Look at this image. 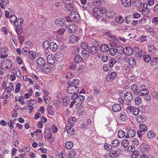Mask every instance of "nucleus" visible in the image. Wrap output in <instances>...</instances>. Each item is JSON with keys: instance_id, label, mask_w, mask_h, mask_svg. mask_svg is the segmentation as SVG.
<instances>
[{"instance_id": "obj_63", "label": "nucleus", "mask_w": 158, "mask_h": 158, "mask_svg": "<svg viewBox=\"0 0 158 158\" xmlns=\"http://www.w3.org/2000/svg\"><path fill=\"white\" fill-rule=\"evenodd\" d=\"M81 47L84 49H85L88 47V45L87 44L85 43H82L81 44Z\"/></svg>"}, {"instance_id": "obj_56", "label": "nucleus", "mask_w": 158, "mask_h": 158, "mask_svg": "<svg viewBox=\"0 0 158 158\" xmlns=\"http://www.w3.org/2000/svg\"><path fill=\"white\" fill-rule=\"evenodd\" d=\"M104 148L106 150L110 151L112 148V146L110 145L106 144L104 145Z\"/></svg>"}, {"instance_id": "obj_46", "label": "nucleus", "mask_w": 158, "mask_h": 158, "mask_svg": "<svg viewBox=\"0 0 158 158\" xmlns=\"http://www.w3.org/2000/svg\"><path fill=\"white\" fill-rule=\"evenodd\" d=\"M21 86V84L20 83H18L16 85V88L15 91L16 93H18L20 90V87Z\"/></svg>"}, {"instance_id": "obj_15", "label": "nucleus", "mask_w": 158, "mask_h": 158, "mask_svg": "<svg viewBox=\"0 0 158 158\" xmlns=\"http://www.w3.org/2000/svg\"><path fill=\"white\" fill-rule=\"evenodd\" d=\"M77 121L76 118L74 117H70L68 120V124L67 125L69 127H73V126L74 124L71 123V121H73L74 123L76 122Z\"/></svg>"}, {"instance_id": "obj_29", "label": "nucleus", "mask_w": 158, "mask_h": 158, "mask_svg": "<svg viewBox=\"0 0 158 158\" xmlns=\"http://www.w3.org/2000/svg\"><path fill=\"white\" fill-rule=\"evenodd\" d=\"M123 5L125 7L131 5V0H123L122 1Z\"/></svg>"}, {"instance_id": "obj_5", "label": "nucleus", "mask_w": 158, "mask_h": 158, "mask_svg": "<svg viewBox=\"0 0 158 158\" xmlns=\"http://www.w3.org/2000/svg\"><path fill=\"white\" fill-rule=\"evenodd\" d=\"M116 76L117 73L116 72H112L110 73L107 75L106 77V80L107 81H112Z\"/></svg>"}, {"instance_id": "obj_40", "label": "nucleus", "mask_w": 158, "mask_h": 158, "mask_svg": "<svg viewBox=\"0 0 158 158\" xmlns=\"http://www.w3.org/2000/svg\"><path fill=\"white\" fill-rule=\"evenodd\" d=\"M147 136L149 139L152 138L155 136V133L153 131H148V133Z\"/></svg>"}, {"instance_id": "obj_59", "label": "nucleus", "mask_w": 158, "mask_h": 158, "mask_svg": "<svg viewBox=\"0 0 158 158\" xmlns=\"http://www.w3.org/2000/svg\"><path fill=\"white\" fill-rule=\"evenodd\" d=\"M132 141V143L134 145H137L139 144V142L138 140L136 138L133 139Z\"/></svg>"}, {"instance_id": "obj_17", "label": "nucleus", "mask_w": 158, "mask_h": 158, "mask_svg": "<svg viewBox=\"0 0 158 158\" xmlns=\"http://www.w3.org/2000/svg\"><path fill=\"white\" fill-rule=\"evenodd\" d=\"M112 110L114 112L119 111L121 110V107L118 104H114L112 107Z\"/></svg>"}, {"instance_id": "obj_18", "label": "nucleus", "mask_w": 158, "mask_h": 158, "mask_svg": "<svg viewBox=\"0 0 158 158\" xmlns=\"http://www.w3.org/2000/svg\"><path fill=\"white\" fill-rule=\"evenodd\" d=\"M98 49V47L93 46L89 48V51L91 53L94 54L97 52Z\"/></svg>"}, {"instance_id": "obj_37", "label": "nucleus", "mask_w": 158, "mask_h": 158, "mask_svg": "<svg viewBox=\"0 0 158 158\" xmlns=\"http://www.w3.org/2000/svg\"><path fill=\"white\" fill-rule=\"evenodd\" d=\"M139 127L140 131L142 132H146L147 130V128L145 124H140L139 126Z\"/></svg>"}, {"instance_id": "obj_47", "label": "nucleus", "mask_w": 158, "mask_h": 158, "mask_svg": "<svg viewBox=\"0 0 158 158\" xmlns=\"http://www.w3.org/2000/svg\"><path fill=\"white\" fill-rule=\"evenodd\" d=\"M125 133L123 130L119 131L118 133V136L120 138H122L125 136Z\"/></svg>"}, {"instance_id": "obj_9", "label": "nucleus", "mask_w": 158, "mask_h": 158, "mask_svg": "<svg viewBox=\"0 0 158 158\" xmlns=\"http://www.w3.org/2000/svg\"><path fill=\"white\" fill-rule=\"evenodd\" d=\"M58 46L57 44L54 42H52L50 43V48L53 52H56L58 49Z\"/></svg>"}, {"instance_id": "obj_48", "label": "nucleus", "mask_w": 158, "mask_h": 158, "mask_svg": "<svg viewBox=\"0 0 158 158\" xmlns=\"http://www.w3.org/2000/svg\"><path fill=\"white\" fill-rule=\"evenodd\" d=\"M48 113L51 115L53 114L54 110L53 108L51 106H49L48 107Z\"/></svg>"}, {"instance_id": "obj_14", "label": "nucleus", "mask_w": 158, "mask_h": 158, "mask_svg": "<svg viewBox=\"0 0 158 158\" xmlns=\"http://www.w3.org/2000/svg\"><path fill=\"white\" fill-rule=\"evenodd\" d=\"M148 148L149 147L148 145L145 143H143L140 146V150L142 152H148Z\"/></svg>"}, {"instance_id": "obj_44", "label": "nucleus", "mask_w": 158, "mask_h": 158, "mask_svg": "<svg viewBox=\"0 0 158 158\" xmlns=\"http://www.w3.org/2000/svg\"><path fill=\"white\" fill-rule=\"evenodd\" d=\"M129 64L130 65H134L135 64L136 61L135 58L133 57H131L129 59Z\"/></svg>"}, {"instance_id": "obj_25", "label": "nucleus", "mask_w": 158, "mask_h": 158, "mask_svg": "<svg viewBox=\"0 0 158 158\" xmlns=\"http://www.w3.org/2000/svg\"><path fill=\"white\" fill-rule=\"evenodd\" d=\"M131 89L133 91L134 93H136L139 90L138 85L134 84L131 85Z\"/></svg>"}, {"instance_id": "obj_1", "label": "nucleus", "mask_w": 158, "mask_h": 158, "mask_svg": "<svg viewBox=\"0 0 158 158\" xmlns=\"http://www.w3.org/2000/svg\"><path fill=\"white\" fill-rule=\"evenodd\" d=\"M73 84L72 82H68V84L69 86L67 88V92L71 94L77 93L79 91L78 87L77 86L72 85Z\"/></svg>"}, {"instance_id": "obj_26", "label": "nucleus", "mask_w": 158, "mask_h": 158, "mask_svg": "<svg viewBox=\"0 0 158 158\" xmlns=\"http://www.w3.org/2000/svg\"><path fill=\"white\" fill-rule=\"evenodd\" d=\"M65 146L67 149H70L73 147V143L70 141H68L65 143Z\"/></svg>"}, {"instance_id": "obj_58", "label": "nucleus", "mask_w": 158, "mask_h": 158, "mask_svg": "<svg viewBox=\"0 0 158 158\" xmlns=\"http://www.w3.org/2000/svg\"><path fill=\"white\" fill-rule=\"evenodd\" d=\"M53 103L54 105L56 107H58L60 105V102L58 100H54Z\"/></svg>"}, {"instance_id": "obj_61", "label": "nucleus", "mask_w": 158, "mask_h": 158, "mask_svg": "<svg viewBox=\"0 0 158 158\" xmlns=\"http://www.w3.org/2000/svg\"><path fill=\"white\" fill-rule=\"evenodd\" d=\"M74 77V76L73 74L71 72L67 73L66 76V78H71Z\"/></svg>"}, {"instance_id": "obj_60", "label": "nucleus", "mask_w": 158, "mask_h": 158, "mask_svg": "<svg viewBox=\"0 0 158 158\" xmlns=\"http://www.w3.org/2000/svg\"><path fill=\"white\" fill-rule=\"evenodd\" d=\"M135 150V147L134 146H129L127 148V150L133 152Z\"/></svg>"}, {"instance_id": "obj_38", "label": "nucleus", "mask_w": 158, "mask_h": 158, "mask_svg": "<svg viewBox=\"0 0 158 158\" xmlns=\"http://www.w3.org/2000/svg\"><path fill=\"white\" fill-rule=\"evenodd\" d=\"M74 60L77 63L79 62H81L82 60V59L80 55H77L75 56Z\"/></svg>"}, {"instance_id": "obj_53", "label": "nucleus", "mask_w": 158, "mask_h": 158, "mask_svg": "<svg viewBox=\"0 0 158 158\" xmlns=\"http://www.w3.org/2000/svg\"><path fill=\"white\" fill-rule=\"evenodd\" d=\"M109 51L110 54L112 56H114L116 53V50L114 48H110Z\"/></svg>"}, {"instance_id": "obj_3", "label": "nucleus", "mask_w": 158, "mask_h": 158, "mask_svg": "<svg viewBox=\"0 0 158 158\" xmlns=\"http://www.w3.org/2000/svg\"><path fill=\"white\" fill-rule=\"evenodd\" d=\"M121 150L119 148H117L115 150H110L109 152V155L111 157H115L118 156Z\"/></svg>"}, {"instance_id": "obj_12", "label": "nucleus", "mask_w": 158, "mask_h": 158, "mask_svg": "<svg viewBox=\"0 0 158 158\" xmlns=\"http://www.w3.org/2000/svg\"><path fill=\"white\" fill-rule=\"evenodd\" d=\"M149 93V90L147 89H143L137 92V94L140 96L146 95Z\"/></svg>"}, {"instance_id": "obj_19", "label": "nucleus", "mask_w": 158, "mask_h": 158, "mask_svg": "<svg viewBox=\"0 0 158 158\" xmlns=\"http://www.w3.org/2000/svg\"><path fill=\"white\" fill-rule=\"evenodd\" d=\"M23 22V19L20 18L16 19L15 22L14 24L17 27H20Z\"/></svg>"}, {"instance_id": "obj_24", "label": "nucleus", "mask_w": 158, "mask_h": 158, "mask_svg": "<svg viewBox=\"0 0 158 158\" xmlns=\"http://www.w3.org/2000/svg\"><path fill=\"white\" fill-rule=\"evenodd\" d=\"M129 144V141L128 139H123L121 141V144L124 148L127 147Z\"/></svg>"}, {"instance_id": "obj_54", "label": "nucleus", "mask_w": 158, "mask_h": 158, "mask_svg": "<svg viewBox=\"0 0 158 158\" xmlns=\"http://www.w3.org/2000/svg\"><path fill=\"white\" fill-rule=\"evenodd\" d=\"M99 11L102 14H104L106 12V10L105 7H100L99 9Z\"/></svg>"}, {"instance_id": "obj_43", "label": "nucleus", "mask_w": 158, "mask_h": 158, "mask_svg": "<svg viewBox=\"0 0 158 158\" xmlns=\"http://www.w3.org/2000/svg\"><path fill=\"white\" fill-rule=\"evenodd\" d=\"M29 48L26 47H24L22 50V52L23 54L25 55H27L28 52H29Z\"/></svg>"}, {"instance_id": "obj_31", "label": "nucleus", "mask_w": 158, "mask_h": 158, "mask_svg": "<svg viewBox=\"0 0 158 158\" xmlns=\"http://www.w3.org/2000/svg\"><path fill=\"white\" fill-rule=\"evenodd\" d=\"M79 39L78 37L75 36V35H71L69 38L70 41L74 43L77 42Z\"/></svg>"}, {"instance_id": "obj_39", "label": "nucleus", "mask_w": 158, "mask_h": 158, "mask_svg": "<svg viewBox=\"0 0 158 158\" xmlns=\"http://www.w3.org/2000/svg\"><path fill=\"white\" fill-rule=\"evenodd\" d=\"M50 44L49 42L48 41H45L43 43V46L45 49L47 50L48 49L49 47H50Z\"/></svg>"}, {"instance_id": "obj_13", "label": "nucleus", "mask_w": 158, "mask_h": 158, "mask_svg": "<svg viewBox=\"0 0 158 158\" xmlns=\"http://www.w3.org/2000/svg\"><path fill=\"white\" fill-rule=\"evenodd\" d=\"M68 30L69 32L74 33L77 31L76 27L74 24H70L68 27Z\"/></svg>"}, {"instance_id": "obj_8", "label": "nucleus", "mask_w": 158, "mask_h": 158, "mask_svg": "<svg viewBox=\"0 0 158 158\" xmlns=\"http://www.w3.org/2000/svg\"><path fill=\"white\" fill-rule=\"evenodd\" d=\"M36 63L39 67H43L45 64V60L43 58L39 57L36 60Z\"/></svg>"}, {"instance_id": "obj_55", "label": "nucleus", "mask_w": 158, "mask_h": 158, "mask_svg": "<svg viewBox=\"0 0 158 158\" xmlns=\"http://www.w3.org/2000/svg\"><path fill=\"white\" fill-rule=\"evenodd\" d=\"M7 51V48L2 47L0 49V52L1 54H3L6 53Z\"/></svg>"}, {"instance_id": "obj_35", "label": "nucleus", "mask_w": 158, "mask_h": 158, "mask_svg": "<svg viewBox=\"0 0 158 158\" xmlns=\"http://www.w3.org/2000/svg\"><path fill=\"white\" fill-rule=\"evenodd\" d=\"M143 15H147L149 13V10L148 8L145 9H139Z\"/></svg>"}, {"instance_id": "obj_49", "label": "nucleus", "mask_w": 158, "mask_h": 158, "mask_svg": "<svg viewBox=\"0 0 158 158\" xmlns=\"http://www.w3.org/2000/svg\"><path fill=\"white\" fill-rule=\"evenodd\" d=\"M139 109L137 108H135L133 109L132 113L135 116H136L139 113Z\"/></svg>"}, {"instance_id": "obj_2", "label": "nucleus", "mask_w": 158, "mask_h": 158, "mask_svg": "<svg viewBox=\"0 0 158 158\" xmlns=\"http://www.w3.org/2000/svg\"><path fill=\"white\" fill-rule=\"evenodd\" d=\"M133 95L132 93L130 92H126L124 95L125 100L129 104H130L132 100Z\"/></svg>"}, {"instance_id": "obj_23", "label": "nucleus", "mask_w": 158, "mask_h": 158, "mask_svg": "<svg viewBox=\"0 0 158 158\" xmlns=\"http://www.w3.org/2000/svg\"><path fill=\"white\" fill-rule=\"evenodd\" d=\"M116 52L120 54H122L124 52V50L121 46H118L116 47Z\"/></svg>"}, {"instance_id": "obj_6", "label": "nucleus", "mask_w": 158, "mask_h": 158, "mask_svg": "<svg viewBox=\"0 0 158 158\" xmlns=\"http://www.w3.org/2000/svg\"><path fill=\"white\" fill-rule=\"evenodd\" d=\"M146 119L145 116L144 115H139L136 118V120L139 123H143Z\"/></svg>"}, {"instance_id": "obj_30", "label": "nucleus", "mask_w": 158, "mask_h": 158, "mask_svg": "<svg viewBox=\"0 0 158 158\" xmlns=\"http://www.w3.org/2000/svg\"><path fill=\"white\" fill-rule=\"evenodd\" d=\"M121 119L123 121H125L127 118V116L126 114L124 112H122L120 114Z\"/></svg>"}, {"instance_id": "obj_52", "label": "nucleus", "mask_w": 158, "mask_h": 158, "mask_svg": "<svg viewBox=\"0 0 158 158\" xmlns=\"http://www.w3.org/2000/svg\"><path fill=\"white\" fill-rule=\"evenodd\" d=\"M116 62V60L114 58H112L110 60H109V64L108 65V66H110V67H112Z\"/></svg>"}, {"instance_id": "obj_34", "label": "nucleus", "mask_w": 158, "mask_h": 158, "mask_svg": "<svg viewBox=\"0 0 158 158\" xmlns=\"http://www.w3.org/2000/svg\"><path fill=\"white\" fill-rule=\"evenodd\" d=\"M115 20L118 23L121 24L123 22L124 19L121 16H118L115 18Z\"/></svg>"}, {"instance_id": "obj_64", "label": "nucleus", "mask_w": 158, "mask_h": 158, "mask_svg": "<svg viewBox=\"0 0 158 158\" xmlns=\"http://www.w3.org/2000/svg\"><path fill=\"white\" fill-rule=\"evenodd\" d=\"M141 15L137 13H135L133 14V17L135 19H138L140 17Z\"/></svg>"}, {"instance_id": "obj_11", "label": "nucleus", "mask_w": 158, "mask_h": 158, "mask_svg": "<svg viewBox=\"0 0 158 158\" xmlns=\"http://www.w3.org/2000/svg\"><path fill=\"white\" fill-rule=\"evenodd\" d=\"M72 127H69L67 125V127L65 128V130L67 131L69 135L71 136L74 134V129L72 128Z\"/></svg>"}, {"instance_id": "obj_16", "label": "nucleus", "mask_w": 158, "mask_h": 158, "mask_svg": "<svg viewBox=\"0 0 158 158\" xmlns=\"http://www.w3.org/2000/svg\"><path fill=\"white\" fill-rule=\"evenodd\" d=\"M70 98L69 97L65 96L62 99L63 105L65 106H67L69 103Z\"/></svg>"}, {"instance_id": "obj_36", "label": "nucleus", "mask_w": 158, "mask_h": 158, "mask_svg": "<svg viewBox=\"0 0 158 158\" xmlns=\"http://www.w3.org/2000/svg\"><path fill=\"white\" fill-rule=\"evenodd\" d=\"M135 101L136 105H139L142 103V99L140 97H137L135 98Z\"/></svg>"}, {"instance_id": "obj_32", "label": "nucleus", "mask_w": 158, "mask_h": 158, "mask_svg": "<svg viewBox=\"0 0 158 158\" xmlns=\"http://www.w3.org/2000/svg\"><path fill=\"white\" fill-rule=\"evenodd\" d=\"M12 71H11L12 73L14 74L15 75H16L18 77H21L22 76L21 72L19 70H18L17 71V70H12Z\"/></svg>"}, {"instance_id": "obj_20", "label": "nucleus", "mask_w": 158, "mask_h": 158, "mask_svg": "<svg viewBox=\"0 0 158 158\" xmlns=\"http://www.w3.org/2000/svg\"><path fill=\"white\" fill-rule=\"evenodd\" d=\"M100 49L102 52H106L109 49V46L107 44H102L100 46Z\"/></svg>"}, {"instance_id": "obj_45", "label": "nucleus", "mask_w": 158, "mask_h": 158, "mask_svg": "<svg viewBox=\"0 0 158 158\" xmlns=\"http://www.w3.org/2000/svg\"><path fill=\"white\" fill-rule=\"evenodd\" d=\"M143 60L146 62H149L151 59L150 56L149 55H146L143 56Z\"/></svg>"}, {"instance_id": "obj_7", "label": "nucleus", "mask_w": 158, "mask_h": 158, "mask_svg": "<svg viewBox=\"0 0 158 158\" xmlns=\"http://www.w3.org/2000/svg\"><path fill=\"white\" fill-rule=\"evenodd\" d=\"M127 135L125 136V138H132L135 135L136 132L133 130L130 129L129 130L127 133Z\"/></svg>"}, {"instance_id": "obj_41", "label": "nucleus", "mask_w": 158, "mask_h": 158, "mask_svg": "<svg viewBox=\"0 0 158 158\" xmlns=\"http://www.w3.org/2000/svg\"><path fill=\"white\" fill-rule=\"evenodd\" d=\"M133 16H132L131 15H127L126 17V21L127 24L129 23L130 22L133 20Z\"/></svg>"}, {"instance_id": "obj_21", "label": "nucleus", "mask_w": 158, "mask_h": 158, "mask_svg": "<svg viewBox=\"0 0 158 158\" xmlns=\"http://www.w3.org/2000/svg\"><path fill=\"white\" fill-rule=\"evenodd\" d=\"M27 55L30 59L33 60L36 57V54L35 52L31 51L28 52Z\"/></svg>"}, {"instance_id": "obj_27", "label": "nucleus", "mask_w": 158, "mask_h": 158, "mask_svg": "<svg viewBox=\"0 0 158 158\" xmlns=\"http://www.w3.org/2000/svg\"><path fill=\"white\" fill-rule=\"evenodd\" d=\"M133 51L132 49L130 47H127L126 48V51H124V53L127 55H130L133 53Z\"/></svg>"}, {"instance_id": "obj_50", "label": "nucleus", "mask_w": 158, "mask_h": 158, "mask_svg": "<svg viewBox=\"0 0 158 158\" xmlns=\"http://www.w3.org/2000/svg\"><path fill=\"white\" fill-rule=\"evenodd\" d=\"M68 82H71L73 83V84L72 85H74L75 86L79 84V80L77 79H73L72 81H69Z\"/></svg>"}, {"instance_id": "obj_57", "label": "nucleus", "mask_w": 158, "mask_h": 158, "mask_svg": "<svg viewBox=\"0 0 158 158\" xmlns=\"http://www.w3.org/2000/svg\"><path fill=\"white\" fill-rule=\"evenodd\" d=\"M44 68L46 69H54L53 68V65H52V66L49 65V64H45L44 66H43Z\"/></svg>"}, {"instance_id": "obj_42", "label": "nucleus", "mask_w": 158, "mask_h": 158, "mask_svg": "<svg viewBox=\"0 0 158 158\" xmlns=\"http://www.w3.org/2000/svg\"><path fill=\"white\" fill-rule=\"evenodd\" d=\"M120 144L119 141L117 139H114L112 142V147H116L118 146Z\"/></svg>"}, {"instance_id": "obj_4", "label": "nucleus", "mask_w": 158, "mask_h": 158, "mask_svg": "<svg viewBox=\"0 0 158 158\" xmlns=\"http://www.w3.org/2000/svg\"><path fill=\"white\" fill-rule=\"evenodd\" d=\"M65 20L63 18H58L56 20L55 23L58 26H65L66 28L67 27V25L65 24Z\"/></svg>"}, {"instance_id": "obj_28", "label": "nucleus", "mask_w": 158, "mask_h": 158, "mask_svg": "<svg viewBox=\"0 0 158 158\" xmlns=\"http://www.w3.org/2000/svg\"><path fill=\"white\" fill-rule=\"evenodd\" d=\"M89 52L86 50H84L81 51V54L84 57L87 58L89 56Z\"/></svg>"}, {"instance_id": "obj_51", "label": "nucleus", "mask_w": 158, "mask_h": 158, "mask_svg": "<svg viewBox=\"0 0 158 158\" xmlns=\"http://www.w3.org/2000/svg\"><path fill=\"white\" fill-rule=\"evenodd\" d=\"M17 18L15 15H12L10 16V20L11 23H15V21L16 20Z\"/></svg>"}, {"instance_id": "obj_22", "label": "nucleus", "mask_w": 158, "mask_h": 158, "mask_svg": "<svg viewBox=\"0 0 158 158\" xmlns=\"http://www.w3.org/2000/svg\"><path fill=\"white\" fill-rule=\"evenodd\" d=\"M158 63V58L154 57L152 58L151 61V66H156Z\"/></svg>"}, {"instance_id": "obj_62", "label": "nucleus", "mask_w": 158, "mask_h": 158, "mask_svg": "<svg viewBox=\"0 0 158 158\" xmlns=\"http://www.w3.org/2000/svg\"><path fill=\"white\" fill-rule=\"evenodd\" d=\"M107 35L110 38H111L115 40L116 39V36L114 35H112L110 32H107Z\"/></svg>"}, {"instance_id": "obj_33", "label": "nucleus", "mask_w": 158, "mask_h": 158, "mask_svg": "<svg viewBox=\"0 0 158 158\" xmlns=\"http://www.w3.org/2000/svg\"><path fill=\"white\" fill-rule=\"evenodd\" d=\"M149 51L151 52L154 53L156 52V50L154 46L153 45H149L148 46Z\"/></svg>"}, {"instance_id": "obj_10", "label": "nucleus", "mask_w": 158, "mask_h": 158, "mask_svg": "<svg viewBox=\"0 0 158 158\" xmlns=\"http://www.w3.org/2000/svg\"><path fill=\"white\" fill-rule=\"evenodd\" d=\"M75 14H72L71 16L72 17V21L74 22H78L80 20V17L79 14L77 12H75Z\"/></svg>"}]
</instances>
